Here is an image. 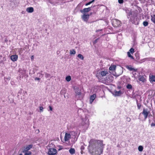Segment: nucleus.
I'll return each mask as SVG.
<instances>
[{
	"label": "nucleus",
	"instance_id": "f257e3e1",
	"mask_svg": "<svg viewBox=\"0 0 155 155\" xmlns=\"http://www.w3.org/2000/svg\"><path fill=\"white\" fill-rule=\"evenodd\" d=\"M90 147V151L93 155H100L103 152V141L100 140L91 139L89 142Z\"/></svg>",
	"mask_w": 155,
	"mask_h": 155
},
{
	"label": "nucleus",
	"instance_id": "f03ea898",
	"mask_svg": "<svg viewBox=\"0 0 155 155\" xmlns=\"http://www.w3.org/2000/svg\"><path fill=\"white\" fill-rule=\"evenodd\" d=\"M108 74V72L106 71H102L97 73L96 76L98 79L100 80L103 81Z\"/></svg>",
	"mask_w": 155,
	"mask_h": 155
},
{
	"label": "nucleus",
	"instance_id": "7ed1b4c3",
	"mask_svg": "<svg viewBox=\"0 0 155 155\" xmlns=\"http://www.w3.org/2000/svg\"><path fill=\"white\" fill-rule=\"evenodd\" d=\"M114 77L111 75L106 76L104 79L102 81L103 83L106 84L107 85L109 84L112 82L113 80Z\"/></svg>",
	"mask_w": 155,
	"mask_h": 155
},
{
	"label": "nucleus",
	"instance_id": "20e7f679",
	"mask_svg": "<svg viewBox=\"0 0 155 155\" xmlns=\"http://www.w3.org/2000/svg\"><path fill=\"white\" fill-rule=\"evenodd\" d=\"M90 17V15L88 13L84 14L81 15V18L82 20L86 22H87L88 21Z\"/></svg>",
	"mask_w": 155,
	"mask_h": 155
},
{
	"label": "nucleus",
	"instance_id": "39448f33",
	"mask_svg": "<svg viewBox=\"0 0 155 155\" xmlns=\"http://www.w3.org/2000/svg\"><path fill=\"white\" fill-rule=\"evenodd\" d=\"M48 153L49 155H57V150L54 148H50Z\"/></svg>",
	"mask_w": 155,
	"mask_h": 155
},
{
	"label": "nucleus",
	"instance_id": "423d86ee",
	"mask_svg": "<svg viewBox=\"0 0 155 155\" xmlns=\"http://www.w3.org/2000/svg\"><path fill=\"white\" fill-rule=\"evenodd\" d=\"M149 113V111H147V109L143 108V111L142 113V114L144 115L145 119H146L147 117L148 114Z\"/></svg>",
	"mask_w": 155,
	"mask_h": 155
},
{
	"label": "nucleus",
	"instance_id": "0eeeda50",
	"mask_svg": "<svg viewBox=\"0 0 155 155\" xmlns=\"http://www.w3.org/2000/svg\"><path fill=\"white\" fill-rule=\"evenodd\" d=\"M149 80L151 84L155 82V75L150 74L149 76Z\"/></svg>",
	"mask_w": 155,
	"mask_h": 155
},
{
	"label": "nucleus",
	"instance_id": "6e6552de",
	"mask_svg": "<svg viewBox=\"0 0 155 155\" xmlns=\"http://www.w3.org/2000/svg\"><path fill=\"white\" fill-rule=\"evenodd\" d=\"M71 135L69 133H66L64 137V141L65 142H67L71 138Z\"/></svg>",
	"mask_w": 155,
	"mask_h": 155
},
{
	"label": "nucleus",
	"instance_id": "1a4fd4ad",
	"mask_svg": "<svg viewBox=\"0 0 155 155\" xmlns=\"http://www.w3.org/2000/svg\"><path fill=\"white\" fill-rule=\"evenodd\" d=\"M91 10V7H88V8H84L83 10L80 11L81 12L84 14H86V13L88 12Z\"/></svg>",
	"mask_w": 155,
	"mask_h": 155
},
{
	"label": "nucleus",
	"instance_id": "9d476101",
	"mask_svg": "<svg viewBox=\"0 0 155 155\" xmlns=\"http://www.w3.org/2000/svg\"><path fill=\"white\" fill-rule=\"evenodd\" d=\"M138 80L140 81H141L142 82H145L147 80L143 76L140 75L138 77Z\"/></svg>",
	"mask_w": 155,
	"mask_h": 155
},
{
	"label": "nucleus",
	"instance_id": "9b49d317",
	"mask_svg": "<svg viewBox=\"0 0 155 155\" xmlns=\"http://www.w3.org/2000/svg\"><path fill=\"white\" fill-rule=\"evenodd\" d=\"M10 58L13 61H16L18 59V56L16 54L12 55L11 56Z\"/></svg>",
	"mask_w": 155,
	"mask_h": 155
},
{
	"label": "nucleus",
	"instance_id": "f8f14e48",
	"mask_svg": "<svg viewBox=\"0 0 155 155\" xmlns=\"http://www.w3.org/2000/svg\"><path fill=\"white\" fill-rule=\"evenodd\" d=\"M76 96L80 95L81 94V91L80 90L79 87H77L74 89Z\"/></svg>",
	"mask_w": 155,
	"mask_h": 155
},
{
	"label": "nucleus",
	"instance_id": "ddd939ff",
	"mask_svg": "<svg viewBox=\"0 0 155 155\" xmlns=\"http://www.w3.org/2000/svg\"><path fill=\"white\" fill-rule=\"evenodd\" d=\"M96 97V94H94L90 97V103L91 104L93 102Z\"/></svg>",
	"mask_w": 155,
	"mask_h": 155
},
{
	"label": "nucleus",
	"instance_id": "4468645a",
	"mask_svg": "<svg viewBox=\"0 0 155 155\" xmlns=\"http://www.w3.org/2000/svg\"><path fill=\"white\" fill-rule=\"evenodd\" d=\"M32 147V144L28 145L25 147V149L24 150V151L25 152L26 151H27L31 148Z\"/></svg>",
	"mask_w": 155,
	"mask_h": 155
},
{
	"label": "nucleus",
	"instance_id": "2eb2a0df",
	"mask_svg": "<svg viewBox=\"0 0 155 155\" xmlns=\"http://www.w3.org/2000/svg\"><path fill=\"white\" fill-rule=\"evenodd\" d=\"M147 2L148 5H153L155 4V0H147Z\"/></svg>",
	"mask_w": 155,
	"mask_h": 155
},
{
	"label": "nucleus",
	"instance_id": "dca6fc26",
	"mask_svg": "<svg viewBox=\"0 0 155 155\" xmlns=\"http://www.w3.org/2000/svg\"><path fill=\"white\" fill-rule=\"evenodd\" d=\"M26 11L28 13H32L34 11V8L33 7H28L26 8Z\"/></svg>",
	"mask_w": 155,
	"mask_h": 155
},
{
	"label": "nucleus",
	"instance_id": "f3484780",
	"mask_svg": "<svg viewBox=\"0 0 155 155\" xmlns=\"http://www.w3.org/2000/svg\"><path fill=\"white\" fill-rule=\"evenodd\" d=\"M69 151L70 153L72 155L74 154L75 153V151L74 148H71Z\"/></svg>",
	"mask_w": 155,
	"mask_h": 155
},
{
	"label": "nucleus",
	"instance_id": "a211bd4d",
	"mask_svg": "<svg viewBox=\"0 0 155 155\" xmlns=\"http://www.w3.org/2000/svg\"><path fill=\"white\" fill-rule=\"evenodd\" d=\"M151 21L155 24V15L151 16Z\"/></svg>",
	"mask_w": 155,
	"mask_h": 155
},
{
	"label": "nucleus",
	"instance_id": "6ab92c4d",
	"mask_svg": "<svg viewBox=\"0 0 155 155\" xmlns=\"http://www.w3.org/2000/svg\"><path fill=\"white\" fill-rule=\"evenodd\" d=\"M116 68V66L114 65H111L109 68V70L110 71H114L115 70Z\"/></svg>",
	"mask_w": 155,
	"mask_h": 155
},
{
	"label": "nucleus",
	"instance_id": "aec40b11",
	"mask_svg": "<svg viewBox=\"0 0 155 155\" xmlns=\"http://www.w3.org/2000/svg\"><path fill=\"white\" fill-rule=\"evenodd\" d=\"M77 57L78 58L81 60H83L84 59V57L81 54H78L77 55Z\"/></svg>",
	"mask_w": 155,
	"mask_h": 155
},
{
	"label": "nucleus",
	"instance_id": "412c9836",
	"mask_svg": "<svg viewBox=\"0 0 155 155\" xmlns=\"http://www.w3.org/2000/svg\"><path fill=\"white\" fill-rule=\"evenodd\" d=\"M115 93L116 95L119 96L121 94V92L120 91H115Z\"/></svg>",
	"mask_w": 155,
	"mask_h": 155
},
{
	"label": "nucleus",
	"instance_id": "4be33fe9",
	"mask_svg": "<svg viewBox=\"0 0 155 155\" xmlns=\"http://www.w3.org/2000/svg\"><path fill=\"white\" fill-rule=\"evenodd\" d=\"M126 68L130 71H134L135 70L134 68L130 67V66H127Z\"/></svg>",
	"mask_w": 155,
	"mask_h": 155
},
{
	"label": "nucleus",
	"instance_id": "5701e85b",
	"mask_svg": "<svg viewBox=\"0 0 155 155\" xmlns=\"http://www.w3.org/2000/svg\"><path fill=\"white\" fill-rule=\"evenodd\" d=\"M70 53L71 54H76V51L74 49H72L70 51Z\"/></svg>",
	"mask_w": 155,
	"mask_h": 155
},
{
	"label": "nucleus",
	"instance_id": "b1692460",
	"mask_svg": "<svg viewBox=\"0 0 155 155\" xmlns=\"http://www.w3.org/2000/svg\"><path fill=\"white\" fill-rule=\"evenodd\" d=\"M126 87L129 89H131L132 88V87L131 84H128L126 86Z\"/></svg>",
	"mask_w": 155,
	"mask_h": 155
},
{
	"label": "nucleus",
	"instance_id": "393cba45",
	"mask_svg": "<svg viewBox=\"0 0 155 155\" xmlns=\"http://www.w3.org/2000/svg\"><path fill=\"white\" fill-rule=\"evenodd\" d=\"M71 77L70 76H68L66 77V80L67 81L69 82L71 81Z\"/></svg>",
	"mask_w": 155,
	"mask_h": 155
},
{
	"label": "nucleus",
	"instance_id": "a878e982",
	"mask_svg": "<svg viewBox=\"0 0 155 155\" xmlns=\"http://www.w3.org/2000/svg\"><path fill=\"white\" fill-rule=\"evenodd\" d=\"M127 55H128V56L131 59H134V57L131 55V54L130 53V52H127Z\"/></svg>",
	"mask_w": 155,
	"mask_h": 155
},
{
	"label": "nucleus",
	"instance_id": "bb28decb",
	"mask_svg": "<svg viewBox=\"0 0 155 155\" xmlns=\"http://www.w3.org/2000/svg\"><path fill=\"white\" fill-rule=\"evenodd\" d=\"M143 147L141 146H140L138 147V150L139 151H141L143 150Z\"/></svg>",
	"mask_w": 155,
	"mask_h": 155
},
{
	"label": "nucleus",
	"instance_id": "cd10ccee",
	"mask_svg": "<svg viewBox=\"0 0 155 155\" xmlns=\"http://www.w3.org/2000/svg\"><path fill=\"white\" fill-rule=\"evenodd\" d=\"M143 25L144 26H147L149 24L148 22L147 21H144L143 22Z\"/></svg>",
	"mask_w": 155,
	"mask_h": 155
},
{
	"label": "nucleus",
	"instance_id": "c85d7f7f",
	"mask_svg": "<svg viewBox=\"0 0 155 155\" xmlns=\"http://www.w3.org/2000/svg\"><path fill=\"white\" fill-rule=\"evenodd\" d=\"M25 154V155H31V151H26Z\"/></svg>",
	"mask_w": 155,
	"mask_h": 155
},
{
	"label": "nucleus",
	"instance_id": "c756f323",
	"mask_svg": "<svg viewBox=\"0 0 155 155\" xmlns=\"http://www.w3.org/2000/svg\"><path fill=\"white\" fill-rule=\"evenodd\" d=\"M134 48H131L129 50L130 52L131 53V54H133L134 52Z\"/></svg>",
	"mask_w": 155,
	"mask_h": 155
},
{
	"label": "nucleus",
	"instance_id": "7c9ffc66",
	"mask_svg": "<svg viewBox=\"0 0 155 155\" xmlns=\"http://www.w3.org/2000/svg\"><path fill=\"white\" fill-rule=\"evenodd\" d=\"M45 77L46 78H50V77H51V75L50 74H48L47 73H45Z\"/></svg>",
	"mask_w": 155,
	"mask_h": 155
},
{
	"label": "nucleus",
	"instance_id": "2f4dec72",
	"mask_svg": "<svg viewBox=\"0 0 155 155\" xmlns=\"http://www.w3.org/2000/svg\"><path fill=\"white\" fill-rule=\"evenodd\" d=\"M141 107V104L137 103V107L138 109H140Z\"/></svg>",
	"mask_w": 155,
	"mask_h": 155
},
{
	"label": "nucleus",
	"instance_id": "473e14b6",
	"mask_svg": "<svg viewBox=\"0 0 155 155\" xmlns=\"http://www.w3.org/2000/svg\"><path fill=\"white\" fill-rule=\"evenodd\" d=\"M126 121L129 122L130 121L131 119L130 117H127L126 119Z\"/></svg>",
	"mask_w": 155,
	"mask_h": 155
},
{
	"label": "nucleus",
	"instance_id": "72a5a7b5",
	"mask_svg": "<svg viewBox=\"0 0 155 155\" xmlns=\"http://www.w3.org/2000/svg\"><path fill=\"white\" fill-rule=\"evenodd\" d=\"M118 2L120 4H122L124 2V1L123 0H118Z\"/></svg>",
	"mask_w": 155,
	"mask_h": 155
},
{
	"label": "nucleus",
	"instance_id": "f704fd0d",
	"mask_svg": "<svg viewBox=\"0 0 155 155\" xmlns=\"http://www.w3.org/2000/svg\"><path fill=\"white\" fill-rule=\"evenodd\" d=\"M39 109H40V110L41 111H43L44 108L42 106L40 107H39Z\"/></svg>",
	"mask_w": 155,
	"mask_h": 155
},
{
	"label": "nucleus",
	"instance_id": "c9c22d12",
	"mask_svg": "<svg viewBox=\"0 0 155 155\" xmlns=\"http://www.w3.org/2000/svg\"><path fill=\"white\" fill-rule=\"evenodd\" d=\"M91 4V2H88L86 4H85V5L86 6H87L89 5H90Z\"/></svg>",
	"mask_w": 155,
	"mask_h": 155
},
{
	"label": "nucleus",
	"instance_id": "e433bc0d",
	"mask_svg": "<svg viewBox=\"0 0 155 155\" xmlns=\"http://www.w3.org/2000/svg\"><path fill=\"white\" fill-rule=\"evenodd\" d=\"M84 147L83 146H82L81 147V150H84Z\"/></svg>",
	"mask_w": 155,
	"mask_h": 155
},
{
	"label": "nucleus",
	"instance_id": "4c0bfd02",
	"mask_svg": "<svg viewBox=\"0 0 155 155\" xmlns=\"http://www.w3.org/2000/svg\"><path fill=\"white\" fill-rule=\"evenodd\" d=\"M49 107L50 110L51 111H52L53 110V108H52V107L50 106H49Z\"/></svg>",
	"mask_w": 155,
	"mask_h": 155
},
{
	"label": "nucleus",
	"instance_id": "58836bf2",
	"mask_svg": "<svg viewBox=\"0 0 155 155\" xmlns=\"http://www.w3.org/2000/svg\"><path fill=\"white\" fill-rule=\"evenodd\" d=\"M151 127L154 126H155V124L154 123H152L151 124Z\"/></svg>",
	"mask_w": 155,
	"mask_h": 155
},
{
	"label": "nucleus",
	"instance_id": "ea45409f",
	"mask_svg": "<svg viewBox=\"0 0 155 155\" xmlns=\"http://www.w3.org/2000/svg\"><path fill=\"white\" fill-rule=\"evenodd\" d=\"M98 38H97L94 41V43H96L97 42V40L98 39Z\"/></svg>",
	"mask_w": 155,
	"mask_h": 155
},
{
	"label": "nucleus",
	"instance_id": "a19ab883",
	"mask_svg": "<svg viewBox=\"0 0 155 155\" xmlns=\"http://www.w3.org/2000/svg\"><path fill=\"white\" fill-rule=\"evenodd\" d=\"M34 58V56L33 55L31 57V60L33 59Z\"/></svg>",
	"mask_w": 155,
	"mask_h": 155
},
{
	"label": "nucleus",
	"instance_id": "79ce46f5",
	"mask_svg": "<svg viewBox=\"0 0 155 155\" xmlns=\"http://www.w3.org/2000/svg\"><path fill=\"white\" fill-rule=\"evenodd\" d=\"M95 0H92L91 1H90V2H91V3H92Z\"/></svg>",
	"mask_w": 155,
	"mask_h": 155
},
{
	"label": "nucleus",
	"instance_id": "37998d69",
	"mask_svg": "<svg viewBox=\"0 0 155 155\" xmlns=\"http://www.w3.org/2000/svg\"><path fill=\"white\" fill-rule=\"evenodd\" d=\"M83 153V150H81V154H82Z\"/></svg>",
	"mask_w": 155,
	"mask_h": 155
},
{
	"label": "nucleus",
	"instance_id": "c03bdc74",
	"mask_svg": "<svg viewBox=\"0 0 155 155\" xmlns=\"http://www.w3.org/2000/svg\"><path fill=\"white\" fill-rule=\"evenodd\" d=\"M39 79H40V78H36L35 79V80H39Z\"/></svg>",
	"mask_w": 155,
	"mask_h": 155
},
{
	"label": "nucleus",
	"instance_id": "a18cd8bd",
	"mask_svg": "<svg viewBox=\"0 0 155 155\" xmlns=\"http://www.w3.org/2000/svg\"><path fill=\"white\" fill-rule=\"evenodd\" d=\"M99 31V30H97L96 31V32H98V31Z\"/></svg>",
	"mask_w": 155,
	"mask_h": 155
},
{
	"label": "nucleus",
	"instance_id": "49530a36",
	"mask_svg": "<svg viewBox=\"0 0 155 155\" xmlns=\"http://www.w3.org/2000/svg\"><path fill=\"white\" fill-rule=\"evenodd\" d=\"M19 155H23L21 153H20L19 154Z\"/></svg>",
	"mask_w": 155,
	"mask_h": 155
},
{
	"label": "nucleus",
	"instance_id": "de8ad7c7",
	"mask_svg": "<svg viewBox=\"0 0 155 155\" xmlns=\"http://www.w3.org/2000/svg\"><path fill=\"white\" fill-rule=\"evenodd\" d=\"M61 149H58V150H61Z\"/></svg>",
	"mask_w": 155,
	"mask_h": 155
},
{
	"label": "nucleus",
	"instance_id": "09e8293b",
	"mask_svg": "<svg viewBox=\"0 0 155 155\" xmlns=\"http://www.w3.org/2000/svg\"><path fill=\"white\" fill-rule=\"evenodd\" d=\"M79 4H78V5L77 6V7H78V6H79Z\"/></svg>",
	"mask_w": 155,
	"mask_h": 155
},
{
	"label": "nucleus",
	"instance_id": "8fccbe9b",
	"mask_svg": "<svg viewBox=\"0 0 155 155\" xmlns=\"http://www.w3.org/2000/svg\"><path fill=\"white\" fill-rule=\"evenodd\" d=\"M82 120L83 121V120H84V119H82Z\"/></svg>",
	"mask_w": 155,
	"mask_h": 155
}]
</instances>
